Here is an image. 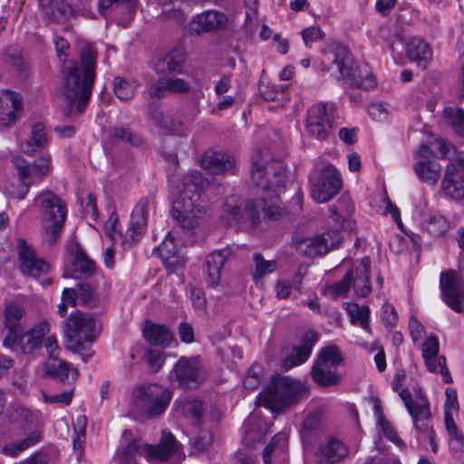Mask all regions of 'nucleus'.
Masks as SVG:
<instances>
[{"label":"nucleus","mask_w":464,"mask_h":464,"mask_svg":"<svg viewBox=\"0 0 464 464\" xmlns=\"http://www.w3.org/2000/svg\"><path fill=\"white\" fill-rule=\"evenodd\" d=\"M275 144L261 148L251 158V180L264 193L260 198H256L246 206L253 226L258 225L262 218L278 220L285 213L278 194L289 182L288 173L282 161L285 157L284 150L280 149L275 154Z\"/></svg>","instance_id":"1"},{"label":"nucleus","mask_w":464,"mask_h":464,"mask_svg":"<svg viewBox=\"0 0 464 464\" xmlns=\"http://www.w3.org/2000/svg\"><path fill=\"white\" fill-rule=\"evenodd\" d=\"M54 45L59 59L63 62L62 97L64 104L62 113L64 117L79 115L85 111L92 94L96 75L97 51L92 45L85 44L79 52L80 63L74 60L66 63L68 42L63 37H57Z\"/></svg>","instance_id":"2"},{"label":"nucleus","mask_w":464,"mask_h":464,"mask_svg":"<svg viewBox=\"0 0 464 464\" xmlns=\"http://www.w3.org/2000/svg\"><path fill=\"white\" fill-rule=\"evenodd\" d=\"M322 63L324 70L330 72L333 77L345 80L352 86L363 90L376 86L375 77L366 66L360 68L344 46L336 45L333 51L325 53Z\"/></svg>","instance_id":"3"},{"label":"nucleus","mask_w":464,"mask_h":464,"mask_svg":"<svg viewBox=\"0 0 464 464\" xmlns=\"http://www.w3.org/2000/svg\"><path fill=\"white\" fill-rule=\"evenodd\" d=\"M182 184L179 198L173 203L172 215L182 227L193 229L199 225L202 218L201 208L197 204L199 193L209 185V181L200 172L191 171L183 178Z\"/></svg>","instance_id":"4"},{"label":"nucleus","mask_w":464,"mask_h":464,"mask_svg":"<svg viewBox=\"0 0 464 464\" xmlns=\"http://www.w3.org/2000/svg\"><path fill=\"white\" fill-rule=\"evenodd\" d=\"M309 394V387L301 381L288 376L274 378L266 393L263 404L274 412H282L298 403Z\"/></svg>","instance_id":"5"},{"label":"nucleus","mask_w":464,"mask_h":464,"mask_svg":"<svg viewBox=\"0 0 464 464\" xmlns=\"http://www.w3.org/2000/svg\"><path fill=\"white\" fill-rule=\"evenodd\" d=\"M43 216L44 241L53 246L58 240L63 227L67 208L64 201L51 190H44L36 198Z\"/></svg>","instance_id":"6"},{"label":"nucleus","mask_w":464,"mask_h":464,"mask_svg":"<svg viewBox=\"0 0 464 464\" xmlns=\"http://www.w3.org/2000/svg\"><path fill=\"white\" fill-rule=\"evenodd\" d=\"M456 239L460 248L459 259V278L453 270L440 275V288L447 304L458 313L464 310V227L458 230Z\"/></svg>","instance_id":"7"},{"label":"nucleus","mask_w":464,"mask_h":464,"mask_svg":"<svg viewBox=\"0 0 464 464\" xmlns=\"http://www.w3.org/2000/svg\"><path fill=\"white\" fill-rule=\"evenodd\" d=\"M102 331V324L91 314L75 311L65 321V334L72 343L70 349L80 353L85 343H93Z\"/></svg>","instance_id":"8"},{"label":"nucleus","mask_w":464,"mask_h":464,"mask_svg":"<svg viewBox=\"0 0 464 464\" xmlns=\"http://www.w3.org/2000/svg\"><path fill=\"white\" fill-rule=\"evenodd\" d=\"M172 392L157 383L137 387L133 392V405L146 417L161 415L168 408Z\"/></svg>","instance_id":"9"},{"label":"nucleus","mask_w":464,"mask_h":464,"mask_svg":"<svg viewBox=\"0 0 464 464\" xmlns=\"http://www.w3.org/2000/svg\"><path fill=\"white\" fill-rule=\"evenodd\" d=\"M343 359L336 346L331 345L322 350L314 362L311 376L315 383L321 387L338 385L342 376L337 371Z\"/></svg>","instance_id":"10"},{"label":"nucleus","mask_w":464,"mask_h":464,"mask_svg":"<svg viewBox=\"0 0 464 464\" xmlns=\"http://www.w3.org/2000/svg\"><path fill=\"white\" fill-rule=\"evenodd\" d=\"M207 377V372L198 356L181 357L169 372V381L184 390L197 388Z\"/></svg>","instance_id":"11"},{"label":"nucleus","mask_w":464,"mask_h":464,"mask_svg":"<svg viewBox=\"0 0 464 464\" xmlns=\"http://www.w3.org/2000/svg\"><path fill=\"white\" fill-rule=\"evenodd\" d=\"M311 197L317 202L329 201L342 188V179L333 165H325L310 177Z\"/></svg>","instance_id":"12"},{"label":"nucleus","mask_w":464,"mask_h":464,"mask_svg":"<svg viewBox=\"0 0 464 464\" xmlns=\"http://www.w3.org/2000/svg\"><path fill=\"white\" fill-rule=\"evenodd\" d=\"M333 106L315 103L307 111L305 131L313 139L323 141L328 139L333 129Z\"/></svg>","instance_id":"13"},{"label":"nucleus","mask_w":464,"mask_h":464,"mask_svg":"<svg viewBox=\"0 0 464 464\" xmlns=\"http://www.w3.org/2000/svg\"><path fill=\"white\" fill-rule=\"evenodd\" d=\"M343 242V237L336 229L328 230L321 235L297 239L295 243L296 251L304 256L314 257L337 248Z\"/></svg>","instance_id":"14"},{"label":"nucleus","mask_w":464,"mask_h":464,"mask_svg":"<svg viewBox=\"0 0 464 464\" xmlns=\"http://www.w3.org/2000/svg\"><path fill=\"white\" fill-rule=\"evenodd\" d=\"M441 189L455 199L464 197V152L458 153L456 160L446 166Z\"/></svg>","instance_id":"15"},{"label":"nucleus","mask_w":464,"mask_h":464,"mask_svg":"<svg viewBox=\"0 0 464 464\" xmlns=\"http://www.w3.org/2000/svg\"><path fill=\"white\" fill-rule=\"evenodd\" d=\"M399 396L403 401L405 407L411 415L414 425L418 430L429 428V420L431 417L430 405L423 392L419 389L415 391V401L408 389H402Z\"/></svg>","instance_id":"16"},{"label":"nucleus","mask_w":464,"mask_h":464,"mask_svg":"<svg viewBox=\"0 0 464 464\" xmlns=\"http://www.w3.org/2000/svg\"><path fill=\"white\" fill-rule=\"evenodd\" d=\"M229 23L230 18L225 13L208 10L193 17L188 25V32L191 35H201L223 30Z\"/></svg>","instance_id":"17"},{"label":"nucleus","mask_w":464,"mask_h":464,"mask_svg":"<svg viewBox=\"0 0 464 464\" xmlns=\"http://www.w3.org/2000/svg\"><path fill=\"white\" fill-rule=\"evenodd\" d=\"M21 270L24 274L38 277L48 273L50 266L38 257L34 250L24 239L18 240Z\"/></svg>","instance_id":"18"},{"label":"nucleus","mask_w":464,"mask_h":464,"mask_svg":"<svg viewBox=\"0 0 464 464\" xmlns=\"http://www.w3.org/2000/svg\"><path fill=\"white\" fill-rule=\"evenodd\" d=\"M13 163L17 170L18 179L30 180L31 185L36 179H42L48 175L52 169L49 155L41 157L34 164H27L19 157L14 158Z\"/></svg>","instance_id":"19"},{"label":"nucleus","mask_w":464,"mask_h":464,"mask_svg":"<svg viewBox=\"0 0 464 464\" xmlns=\"http://www.w3.org/2000/svg\"><path fill=\"white\" fill-rule=\"evenodd\" d=\"M199 163L210 173L223 174L234 167L235 158L224 151L209 149L200 156Z\"/></svg>","instance_id":"20"},{"label":"nucleus","mask_w":464,"mask_h":464,"mask_svg":"<svg viewBox=\"0 0 464 464\" xmlns=\"http://www.w3.org/2000/svg\"><path fill=\"white\" fill-rule=\"evenodd\" d=\"M22 97L19 93L5 90L0 97V122L4 126L14 124L22 112Z\"/></svg>","instance_id":"21"},{"label":"nucleus","mask_w":464,"mask_h":464,"mask_svg":"<svg viewBox=\"0 0 464 464\" xmlns=\"http://www.w3.org/2000/svg\"><path fill=\"white\" fill-rule=\"evenodd\" d=\"M330 218L335 225L344 230H353L355 222L352 219L354 207L350 197L342 195L338 200L330 206Z\"/></svg>","instance_id":"22"},{"label":"nucleus","mask_w":464,"mask_h":464,"mask_svg":"<svg viewBox=\"0 0 464 464\" xmlns=\"http://www.w3.org/2000/svg\"><path fill=\"white\" fill-rule=\"evenodd\" d=\"M288 434L281 431L276 434L263 451L264 464H286Z\"/></svg>","instance_id":"23"},{"label":"nucleus","mask_w":464,"mask_h":464,"mask_svg":"<svg viewBox=\"0 0 464 464\" xmlns=\"http://www.w3.org/2000/svg\"><path fill=\"white\" fill-rule=\"evenodd\" d=\"M150 119L153 123L167 134L186 135V127L181 119L168 111L152 108L150 111Z\"/></svg>","instance_id":"24"},{"label":"nucleus","mask_w":464,"mask_h":464,"mask_svg":"<svg viewBox=\"0 0 464 464\" xmlns=\"http://www.w3.org/2000/svg\"><path fill=\"white\" fill-rule=\"evenodd\" d=\"M232 255L230 248L217 250L208 255L205 261L204 274L210 286H217L220 281L221 269Z\"/></svg>","instance_id":"25"},{"label":"nucleus","mask_w":464,"mask_h":464,"mask_svg":"<svg viewBox=\"0 0 464 464\" xmlns=\"http://www.w3.org/2000/svg\"><path fill=\"white\" fill-rule=\"evenodd\" d=\"M348 454V448L340 440L330 437L320 445L317 461L320 464H335L342 461Z\"/></svg>","instance_id":"26"},{"label":"nucleus","mask_w":464,"mask_h":464,"mask_svg":"<svg viewBox=\"0 0 464 464\" xmlns=\"http://www.w3.org/2000/svg\"><path fill=\"white\" fill-rule=\"evenodd\" d=\"M316 341L317 334L314 332L307 333L304 343L300 346L294 347L290 353L285 355L283 359L282 368L285 371H288L304 362L308 359Z\"/></svg>","instance_id":"27"},{"label":"nucleus","mask_w":464,"mask_h":464,"mask_svg":"<svg viewBox=\"0 0 464 464\" xmlns=\"http://www.w3.org/2000/svg\"><path fill=\"white\" fill-rule=\"evenodd\" d=\"M370 268V258L363 257L361 259L359 265L353 269L352 285L355 294L361 297H366L372 292Z\"/></svg>","instance_id":"28"},{"label":"nucleus","mask_w":464,"mask_h":464,"mask_svg":"<svg viewBox=\"0 0 464 464\" xmlns=\"http://www.w3.org/2000/svg\"><path fill=\"white\" fill-rule=\"evenodd\" d=\"M150 203L149 198H142L133 208L130 218V228L128 231V236L133 241H138L145 230Z\"/></svg>","instance_id":"29"},{"label":"nucleus","mask_w":464,"mask_h":464,"mask_svg":"<svg viewBox=\"0 0 464 464\" xmlns=\"http://www.w3.org/2000/svg\"><path fill=\"white\" fill-rule=\"evenodd\" d=\"M190 89V84L187 81L178 77H170L151 84L150 95L151 97L162 98L166 92L188 93Z\"/></svg>","instance_id":"30"},{"label":"nucleus","mask_w":464,"mask_h":464,"mask_svg":"<svg viewBox=\"0 0 464 464\" xmlns=\"http://www.w3.org/2000/svg\"><path fill=\"white\" fill-rule=\"evenodd\" d=\"M326 409L324 405L318 406L311 411L305 417L302 428L301 437L304 441L310 442L317 437L319 430L322 428L324 416Z\"/></svg>","instance_id":"31"},{"label":"nucleus","mask_w":464,"mask_h":464,"mask_svg":"<svg viewBox=\"0 0 464 464\" xmlns=\"http://www.w3.org/2000/svg\"><path fill=\"white\" fill-rule=\"evenodd\" d=\"M44 375L63 382H74L79 376L77 369L61 360L48 361L44 365Z\"/></svg>","instance_id":"32"},{"label":"nucleus","mask_w":464,"mask_h":464,"mask_svg":"<svg viewBox=\"0 0 464 464\" xmlns=\"http://www.w3.org/2000/svg\"><path fill=\"white\" fill-rule=\"evenodd\" d=\"M407 56L425 69L432 59V51L429 44L420 38H412L406 44Z\"/></svg>","instance_id":"33"},{"label":"nucleus","mask_w":464,"mask_h":464,"mask_svg":"<svg viewBox=\"0 0 464 464\" xmlns=\"http://www.w3.org/2000/svg\"><path fill=\"white\" fill-rule=\"evenodd\" d=\"M71 266V274L66 272L65 276L77 277L82 276L90 277L95 271V263L78 246H75V251L72 253Z\"/></svg>","instance_id":"34"},{"label":"nucleus","mask_w":464,"mask_h":464,"mask_svg":"<svg viewBox=\"0 0 464 464\" xmlns=\"http://www.w3.org/2000/svg\"><path fill=\"white\" fill-rule=\"evenodd\" d=\"M184 62V50L179 47L174 48L157 62L155 70L159 73L180 72Z\"/></svg>","instance_id":"35"},{"label":"nucleus","mask_w":464,"mask_h":464,"mask_svg":"<svg viewBox=\"0 0 464 464\" xmlns=\"http://www.w3.org/2000/svg\"><path fill=\"white\" fill-rule=\"evenodd\" d=\"M267 432V426L262 419L257 416H250L244 424L243 442L246 446H253L260 441Z\"/></svg>","instance_id":"36"},{"label":"nucleus","mask_w":464,"mask_h":464,"mask_svg":"<svg viewBox=\"0 0 464 464\" xmlns=\"http://www.w3.org/2000/svg\"><path fill=\"white\" fill-rule=\"evenodd\" d=\"M414 171L420 181L430 186H435L441 175L440 164L433 160L416 161Z\"/></svg>","instance_id":"37"},{"label":"nucleus","mask_w":464,"mask_h":464,"mask_svg":"<svg viewBox=\"0 0 464 464\" xmlns=\"http://www.w3.org/2000/svg\"><path fill=\"white\" fill-rule=\"evenodd\" d=\"M145 450L152 458L168 459L177 450V441L171 433L163 431L160 442L156 446L146 444Z\"/></svg>","instance_id":"38"},{"label":"nucleus","mask_w":464,"mask_h":464,"mask_svg":"<svg viewBox=\"0 0 464 464\" xmlns=\"http://www.w3.org/2000/svg\"><path fill=\"white\" fill-rule=\"evenodd\" d=\"M48 142L45 128L38 122L32 126L31 135L27 140L21 144V150L27 155H33L38 150L43 149Z\"/></svg>","instance_id":"39"},{"label":"nucleus","mask_w":464,"mask_h":464,"mask_svg":"<svg viewBox=\"0 0 464 464\" xmlns=\"http://www.w3.org/2000/svg\"><path fill=\"white\" fill-rule=\"evenodd\" d=\"M42 440V433L34 430L27 434L24 439L5 444L1 452L8 457H16L20 453L36 445Z\"/></svg>","instance_id":"40"},{"label":"nucleus","mask_w":464,"mask_h":464,"mask_svg":"<svg viewBox=\"0 0 464 464\" xmlns=\"http://www.w3.org/2000/svg\"><path fill=\"white\" fill-rule=\"evenodd\" d=\"M143 335L147 342L154 345H169L172 341L171 332L162 324L147 322L143 329Z\"/></svg>","instance_id":"41"},{"label":"nucleus","mask_w":464,"mask_h":464,"mask_svg":"<svg viewBox=\"0 0 464 464\" xmlns=\"http://www.w3.org/2000/svg\"><path fill=\"white\" fill-rule=\"evenodd\" d=\"M39 5L45 15L55 22L64 20L71 11L63 0H39Z\"/></svg>","instance_id":"42"},{"label":"nucleus","mask_w":464,"mask_h":464,"mask_svg":"<svg viewBox=\"0 0 464 464\" xmlns=\"http://www.w3.org/2000/svg\"><path fill=\"white\" fill-rule=\"evenodd\" d=\"M277 262L276 260H266L264 256L256 253L253 256L252 276L256 282H258L265 276L275 272L277 269Z\"/></svg>","instance_id":"43"},{"label":"nucleus","mask_w":464,"mask_h":464,"mask_svg":"<svg viewBox=\"0 0 464 464\" xmlns=\"http://www.w3.org/2000/svg\"><path fill=\"white\" fill-rule=\"evenodd\" d=\"M158 251L166 265L173 266L175 264L173 259L177 257L178 244L173 231H169L166 235L162 243L158 246Z\"/></svg>","instance_id":"44"},{"label":"nucleus","mask_w":464,"mask_h":464,"mask_svg":"<svg viewBox=\"0 0 464 464\" xmlns=\"http://www.w3.org/2000/svg\"><path fill=\"white\" fill-rule=\"evenodd\" d=\"M24 310L17 304L5 306V327L13 333H23Z\"/></svg>","instance_id":"45"},{"label":"nucleus","mask_w":464,"mask_h":464,"mask_svg":"<svg viewBox=\"0 0 464 464\" xmlns=\"http://www.w3.org/2000/svg\"><path fill=\"white\" fill-rule=\"evenodd\" d=\"M346 311L353 324H359L364 330L371 332L369 324L370 309L367 305L360 306L354 303L346 304Z\"/></svg>","instance_id":"46"},{"label":"nucleus","mask_w":464,"mask_h":464,"mask_svg":"<svg viewBox=\"0 0 464 464\" xmlns=\"http://www.w3.org/2000/svg\"><path fill=\"white\" fill-rule=\"evenodd\" d=\"M138 88V83L134 80H128L121 77H115L113 80V91L115 95L121 101L130 100Z\"/></svg>","instance_id":"47"},{"label":"nucleus","mask_w":464,"mask_h":464,"mask_svg":"<svg viewBox=\"0 0 464 464\" xmlns=\"http://www.w3.org/2000/svg\"><path fill=\"white\" fill-rule=\"evenodd\" d=\"M444 113L448 124L464 140V111L458 107H447Z\"/></svg>","instance_id":"48"},{"label":"nucleus","mask_w":464,"mask_h":464,"mask_svg":"<svg viewBox=\"0 0 464 464\" xmlns=\"http://www.w3.org/2000/svg\"><path fill=\"white\" fill-rule=\"evenodd\" d=\"M6 416L11 422L32 423L34 420L32 411L18 402L9 405Z\"/></svg>","instance_id":"49"},{"label":"nucleus","mask_w":464,"mask_h":464,"mask_svg":"<svg viewBox=\"0 0 464 464\" xmlns=\"http://www.w3.org/2000/svg\"><path fill=\"white\" fill-rule=\"evenodd\" d=\"M353 279V269H350L340 281L327 286L325 294L333 299H336L339 296H345L352 286Z\"/></svg>","instance_id":"50"},{"label":"nucleus","mask_w":464,"mask_h":464,"mask_svg":"<svg viewBox=\"0 0 464 464\" xmlns=\"http://www.w3.org/2000/svg\"><path fill=\"white\" fill-rule=\"evenodd\" d=\"M182 414L190 420L193 425H198L203 417L202 402L198 400H188L180 405Z\"/></svg>","instance_id":"51"},{"label":"nucleus","mask_w":464,"mask_h":464,"mask_svg":"<svg viewBox=\"0 0 464 464\" xmlns=\"http://www.w3.org/2000/svg\"><path fill=\"white\" fill-rule=\"evenodd\" d=\"M112 138L118 140L128 142L133 147L140 148L145 145V140L130 128L115 127L112 130Z\"/></svg>","instance_id":"52"},{"label":"nucleus","mask_w":464,"mask_h":464,"mask_svg":"<svg viewBox=\"0 0 464 464\" xmlns=\"http://www.w3.org/2000/svg\"><path fill=\"white\" fill-rule=\"evenodd\" d=\"M450 227L448 220L440 215L430 216L426 222L427 231L434 236L440 237L444 235Z\"/></svg>","instance_id":"53"},{"label":"nucleus","mask_w":464,"mask_h":464,"mask_svg":"<svg viewBox=\"0 0 464 464\" xmlns=\"http://www.w3.org/2000/svg\"><path fill=\"white\" fill-rule=\"evenodd\" d=\"M428 370L431 372H440L445 382H452L450 371L446 366V359L444 356H436L435 358L424 360Z\"/></svg>","instance_id":"54"},{"label":"nucleus","mask_w":464,"mask_h":464,"mask_svg":"<svg viewBox=\"0 0 464 464\" xmlns=\"http://www.w3.org/2000/svg\"><path fill=\"white\" fill-rule=\"evenodd\" d=\"M212 443V436L209 431L203 430L192 440V447L198 452L205 451Z\"/></svg>","instance_id":"55"},{"label":"nucleus","mask_w":464,"mask_h":464,"mask_svg":"<svg viewBox=\"0 0 464 464\" xmlns=\"http://www.w3.org/2000/svg\"><path fill=\"white\" fill-rule=\"evenodd\" d=\"M439 353V341L435 336L426 339L422 344V357L424 360L435 358Z\"/></svg>","instance_id":"56"},{"label":"nucleus","mask_w":464,"mask_h":464,"mask_svg":"<svg viewBox=\"0 0 464 464\" xmlns=\"http://www.w3.org/2000/svg\"><path fill=\"white\" fill-rule=\"evenodd\" d=\"M44 401L47 403H59L63 405H69L72 401L73 395V389L59 394H48L44 392Z\"/></svg>","instance_id":"57"},{"label":"nucleus","mask_w":464,"mask_h":464,"mask_svg":"<svg viewBox=\"0 0 464 464\" xmlns=\"http://www.w3.org/2000/svg\"><path fill=\"white\" fill-rule=\"evenodd\" d=\"M77 293L81 300L86 304H89L95 300V287L90 283L79 284Z\"/></svg>","instance_id":"58"},{"label":"nucleus","mask_w":464,"mask_h":464,"mask_svg":"<svg viewBox=\"0 0 464 464\" xmlns=\"http://www.w3.org/2000/svg\"><path fill=\"white\" fill-rule=\"evenodd\" d=\"M146 359L154 372L160 371L165 362L163 353L158 350H149L146 353Z\"/></svg>","instance_id":"59"},{"label":"nucleus","mask_w":464,"mask_h":464,"mask_svg":"<svg viewBox=\"0 0 464 464\" xmlns=\"http://www.w3.org/2000/svg\"><path fill=\"white\" fill-rule=\"evenodd\" d=\"M85 427H86V417L79 416L74 424V430L76 437L73 440L74 448L81 447L85 440Z\"/></svg>","instance_id":"60"},{"label":"nucleus","mask_w":464,"mask_h":464,"mask_svg":"<svg viewBox=\"0 0 464 464\" xmlns=\"http://www.w3.org/2000/svg\"><path fill=\"white\" fill-rule=\"evenodd\" d=\"M450 449L456 458L464 460V437L462 433L450 436Z\"/></svg>","instance_id":"61"},{"label":"nucleus","mask_w":464,"mask_h":464,"mask_svg":"<svg viewBox=\"0 0 464 464\" xmlns=\"http://www.w3.org/2000/svg\"><path fill=\"white\" fill-rule=\"evenodd\" d=\"M436 142L442 159H447L450 162L456 160V157H453L456 154V149L450 142L443 139H438Z\"/></svg>","instance_id":"62"},{"label":"nucleus","mask_w":464,"mask_h":464,"mask_svg":"<svg viewBox=\"0 0 464 464\" xmlns=\"http://www.w3.org/2000/svg\"><path fill=\"white\" fill-rule=\"evenodd\" d=\"M31 186V181H27L26 179H19V184L17 186L11 185L8 188V193L16 198L18 199H23L29 191Z\"/></svg>","instance_id":"63"},{"label":"nucleus","mask_w":464,"mask_h":464,"mask_svg":"<svg viewBox=\"0 0 464 464\" xmlns=\"http://www.w3.org/2000/svg\"><path fill=\"white\" fill-rule=\"evenodd\" d=\"M81 206L84 215L92 217L97 216L96 198L92 194H88L85 198H82Z\"/></svg>","instance_id":"64"}]
</instances>
